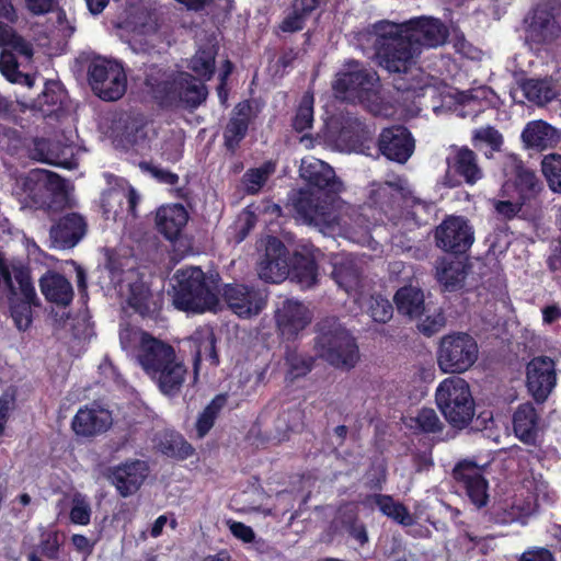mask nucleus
<instances>
[{
	"label": "nucleus",
	"instance_id": "1",
	"mask_svg": "<svg viewBox=\"0 0 561 561\" xmlns=\"http://www.w3.org/2000/svg\"><path fill=\"white\" fill-rule=\"evenodd\" d=\"M216 45L201 46L191 58L186 71H173L158 65H150L144 71V91L161 108L196 110L207 99L205 81L213 78L216 70Z\"/></svg>",
	"mask_w": 561,
	"mask_h": 561
},
{
	"label": "nucleus",
	"instance_id": "2",
	"mask_svg": "<svg viewBox=\"0 0 561 561\" xmlns=\"http://www.w3.org/2000/svg\"><path fill=\"white\" fill-rule=\"evenodd\" d=\"M138 360L144 371L157 383L163 394L176 396L185 381L186 366L170 344L145 333Z\"/></svg>",
	"mask_w": 561,
	"mask_h": 561
},
{
	"label": "nucleus",
	"instance_id": "3",
	"mask_svg": "<svg viewBox=\"0 0 561 561\" xmlns=\"http://www.w3.org/2000/svg\"><path fill=\"white\" fill-rule=\"evenodd\" d=\"M174 280L172 301L178 310L203 313L218 305V279L208 278L201 267L178 270Z\"/></svg>",
	"mask_w": 561,
	"mask_h": 561
},
{
	"label": "nucleus",
	"instance_id": "4",
	"mask_svg": "<svg viewBox=\"0 0 561 561\" xmlns=\"http://www.w3.org/2000/svg\"><path fill=\"white\" fill-rule=\"evenodd\" d=\"M374 31L379 65L389 72L408 73L420 53L403 26L390 21H379L374 24Z\"/></svg>",
	"mask_w": 561,
	"mask_h": 561
},
{
	"label": "nucleus",
	"instance_id": "5",
	"mask_svg": "<svg viewBox=\"0 0 561 561\" xmlns=\"http://www.w3.org/2000/svg\"><path fill=\"white\" fill-rule=\"evenodd\" d=\"M435 401L446 422L456 430L470 425L476 414V402L469 383L459 377L443 380L435 392Z\"/></svg>",
	"mask_w": 561,
	"mask_h": 561
},
{
	"label": "nucleus",
	"instance_id": "6",
	"mask_svg": "<svg viewBox=\"0 0 561 561\" xmlns=\"http://www.w3.org/2000/svg\"><path fill=\"white\" fill-rule=\"evenodd\" d=\"M318 355L335 368L351 369L359 360L356 339L340 323H321L314 339Z\"/></svg>",
	"mask_w": 561,
	"mask_h": 561
},
{
	"label": "nucleus",
	"instance_id": "7",
	"mask_svg": "<svg viewBox=\"0 0 561 561\" xmlns=\"http://www.w3.org/2000/svg\"><path fill=\"white\" fill-rule=\"evenodd\" d=\"M525 43L541 49L561 37V3L540 1L523 19Z\"/></svg>",
	"mask_w": 561,
	"mask_h": 561
},
{
	"label": "nucleus",
	"instance_id": "8",
	"mask_svg": "<svg viewBox=\"0 0 561 561\" xmlns=\"http://www.w3.org/2000/svg\"><path fill=\"white\" fill-rule=\"evenodd\" d=\"M478 354V343L470 334L454 332L440 339L437 365L445 374H462L477 362Z\"/></svg>",
	"mask_w": 561,
	"mask_h": 561
},
{
	"label": "nucleus",
	"instance_id": "9",
	"mask_svg": "<svg viewBox=\"0 0 561 561\" xmlns=\"http://www.w3.org/2000/svg\"><path fill=\"white\" fill-rule=\"evenodd\" d=\"M335 194H320L300 190L293 198L294 216L307 225L331 227L337 221Z\"/></svg>",
	"mask_w": 561,
	"mask_h": 561
},
{
	"label": "nucleus",
	"instance_id": "10",
	"mask_svg": "<svg viewBox=\"0 0 561 561\" xmlns=\"http://www.w3.org/2000/svg\"><path fill=\"white\" fill-rule=\"evenodd\" d=\"M88 79L93 92L104 101L119 100L127 89V77L123 66L106 58L96 57L91 60Z\"/></svg>",
	"mask_w": 561,
	"mask_h": 561
},
{
	"label": "nucleus",
	"instance_id": "11",
	"mask_svg": "<svg viewBox=\"0 0 561 561\" xmlns=\"http://www.w3.org/2000/svg\"><path fill=\"white\" fill-rule=\"evenodd\" d=\"M23 188L33 205L44 210L54 209L67 195L65 179L44 169L32 170L23 182Z\"/></svg>",
	"mask_w": 561,
	"mask_h": 561
},
{
	"label": "nucleus",
	"instance_id": "12",
	"mask_svg": "<svg viewBox=\"0 0 561 561\" xmlns=\"http://www.w3.org/2000/svg\"><path fill=\"white\" fill-rule=\"evenodd\" d=\"M18 287L7 294L11 317L21 331L32 323V306L38 305V298L32 282L31 271L25 266H13Z\"/></svg>",
	"mask_w": 561,
	"mask_h": 561
},
{
	"label": "nucleus",
	"instance_id": "13",
	"mask_svg": "<svg viewBox=\"0 0 561 561\" xmlns=\"http://www.w3.org/2000/svg\"><path fill=\"white\" fill-rule=\"evenodd\" d=\"M379 77L374 69L364 67L359 61L351 60L346 69L336 75L333 90L345 99L364 101L370 98Z\"/></svg>",
	"mask_w": 561,
	"mask_h": 561
},
{
	"label": "nucleus",
	"instance_id": "14",
	"mask_svg": "<svg viewBox=\"0 0 561 561\" xmlns=\"http://www.w3.org/2000/svg\"><path fill=\"white\" fill-rule=\"evenodd\" d=\"M435 244L442 251L460 256L466 254L474 242V231L469 220L462 216H447L434 231Z\"/></svg>",
	"mask_w": 561,
	"mask_h": 561
},
{
	"label": "nucleus",
	"instance_id": "15",
	"mask_svg": "<svg viewBox=\"0 0 561 561\" xmlns=\"http://www.w3.org/2000/svg\"><path fill=\"white\" fill-rule=\"evenodd\" d=\"M446 164L447 170L444 176V183L448 187H457L462 182L468 185H473L483 176L482 169L478 163L477 153L467 146H450Z\"/></svg>",
	"mask_w": 561,
	"mask_h": 561
},
{
	"label": "nucleus",
	"instance_id": "16",
	"mask_svg": "<svg viewBox=\"0 0 561 561\" xmlns=\"http://www.w3.org/2000/svg\"><path fill=\"white\" fill-rule=\"evenodd\" d=\"M222 298L234 314L249 319L266 307L267 293L252 284L232 283L225 285Z\"/></svg>",
	"mask_w": 561,
	"mask_h": 561
},
{
	"label": "nucleus",
	"instance_id": "17",
	"mask_svg": "<svg viewBox=\"0 0 561 561\" xmlns=\"http://www.w3.org/2000/svg\"><path fill=\"white\" fill-rule=\"evenodd\" d=\"M457 488L465 492L470 503L480 510L489 503V483L482 469L471 460H461L453 469Z\"/></svg>",
	"mask_w": 561,
	"mask_h": 561
},
{
	"label": "nucleus",
	"instance_id": "18",
	"mask_svg": "<svg viewBox=\"0 0 561 561\" xmlns=\"http://www.w3.org/2000/svg\"><path fill=\"white\" fill-rule=\"evenodd\" d=\"M557 385L556 364L549 356L534 357L526 366V386L536 403L547 401Z\"/></svg>",
	"mask_w": 561,
	"mask_h": 561
},
{
	"label": "nucleus",
	"instance_id": "19",
	"mask_svg": "<svg viewBox=\"0 0 561 561\" xmlns=\"http://www.w3.org/2000/svg\"><path fill=\"white\" fill-rule=\"evenodd\" d=\"M403 31L411 36L416 49L421 54L422 48H436L446 43L449 31L442 20L433 16L412 18L403 23Z\"/></svg>",
	"mask_w": 561,
	"mask_h": 561
},
{
	"label": "nucleus",
	"instance_id": "20",
	"mask_svg": "<svg viewBox=\"0 0 561 561\" xmlns=\"http://www.w3.org/2000/svg\"><path fill=\"white\" fill-rule=\"evenodd\" d=\"M148 474V463L140 459H133L110 467L105 477L122 497H128L139 491Z\"/></svg>",
	"mask_w": 561,
	"mask_h": 561
},
{
	"label": "nucleus",
	"instance_id": "21",
	"mask_svg": "<svg viewBox=\"0 0 561 561\" xmlns=\"http://www.w3.org/2000/svg\"><path fill=\"white\" fill-rule=\"evenodd\" d=\"M256 116L252 100L240 101L233 106L222 131L224 146L228 152H237Z\"/></svg>",
	"mask_w": 561,
	"mask_h": 561
},
{
	"label": "nucleus",
	"instance_id": "22",
	"mask_svg": "<svg viewBox=\"0 0 561 561\" xmlns=\"http://www.w3.org/2000/svg\"><path fill=\"white\" fill-rule=\"evenodd\" d=\"M380 153L390 161L405 163L414 152L412 133L403 125H392L381 130L377 140Z\"/></svg>",
	"mask_w": 561,
	"mask_h": 561
},
{
	"label": "nucleus",
	"instance_id": "23",
	"mask_svg": "<svg viewBox=\"0 0 561 561\" xmlns=\"http://www.w3.org/2000/svg\"><path fill=\"white\" fill-rule=\"evenodd\" d=\"M257 274L266 283L278 284L288 278L289 261L287 249L276 237L266 244L265 253L257 263Z\"/></svg>",
	"mask_w": 561,
	"mask_h": 561
},
{
	"label": "nucleus",
	"instance_id": "24",
	"mask_svg": "<svg viewBox=\"0 0 561 561\" xmlns=\"http://www.w3.org/2000/svg\"><path fill=\"white\" fill-rule=\"evenodd\" d=\"M366 205L376 224L396 222L401 217L400 195L394 184L386 182L373 188Z\"/></svg>",
	"mask_w": 561,
	"mask_h": 561
},
{
	"label": "nucleus",
	"instance_id": "25",
	"mask_svg": "<svg viewBox=\"0 0 561 561\" xmlns=\"http://www.w3.org/2000/svg\"><path fill=\"white\" fill-rule=\"evenodd\" d=\"M146 127L147 122L142 114L123 113L115 124L114 133L123 148L139 151L149 148Z\"/></svg>",
	"mask_w": 561,
	"mask_h": 561
},
{
	"label": "nucleus",
	"instance_id": "26",
	"mask_svg": "<svg viewBox=\"0 0 561 561\" xmlns=\"http://www.w3.org/2000/svg\"><path fill=\"white\" fill-rule=\"evenodd\" d=\"M87 233V221L77 213L61 216L49 229L51 248L68 250L75 248Z\"/></svg>",
	"mask_w": 561,
	"mask_h": 561
},
{
	"label": "nucleus",
	"instance_id": "27",
	"mask_svg": "<svg viewBox=\"0 0 561 561\" xmlns=\"http://www.w3.org/2000/svg\"><path fill=\"white\" fill-rule=\"evenodd\" d=\"M275 320L280 335L293 340L311 322V313L302 302L286 299L276 310Z\"/></svg>",
	"mask_w": 561,
	"mask_h": 561
},
{
	"label": "nucleus",
	"instance_id": "28",
	"mask_svg": "<svg viewBox=\"0 0 561 561\" xmlns=\"http://www.w3.org/2000/svg\"><path fill=\"white\" fill-rule=\"evenodd\" d=\"M300 176L309 187L314 188L313 193L335 194L337 196L342 185L336 179L334 170L328 163L318 159L302 160Z\"/></svg>",
	"mask_w": 561,
	"mask_h": 561
},
{
	"label": "nucleus",
	"instance_id": "29",
	"mask_svg": "<svg viewBox=\"0 0 561 561\" xmlns=\"http://www.w3.org/2000/svg\"><path fill=\"white\" fill-rule=\"evenodd\" d=\"M324 5L325 0H290L277 28L283 33H298L312 16L321 14Z\"/></svg>",
	"mask_w": 561,
	"mask_h": 561
},
{
	"label": "nucleus",
	"instance_id": "30",
	"mask_svg": "<svg viewBox=\"0 0 561 561\" xmlns=\"http://www.w3.org/2000/svg\"><path fill=\"white\" fill-rule=\"evenodd\" d=\"M112 425L111 413L103 409H91L88 405L78 410L71 421V430L79 437H95L106 432Z\"/></svg>",
	"mask_w": 561,
	"mask_h": 561
},
{
	"label": "nucleus",
	"instance_id": "31",
	"mask_svg": "<svg viewBox=\"0 0 561 561\" xmlns=\"http://www.w3.org/2000/svg\"><path fill=\"white\" fill-rule=\"evenodd\" d=\"M513 184L517 198L527 207L536 208L539 205V195L543 191V184L536 172L524 165L518 160L514 164Z\"/></svg>",
	"mask_w": 561,
	"mask_h": 561
},
{
	"label": "nucleus",
	"instance_id": "32",
	"mask_svg": "<svg viewBox=\"0 0 561 561\" xmlns=\"http://www.w3.org/2000/svg\"><path fill=\"white\" fill-rule=\"evenodd\" d=\"M39 289L45 299L58 307L66 308L73 300V287L62 274L48 270L39 278Z\"/></svg>",
	"mask_w": 561,
	"mask_h": 561
},
{
	"label": "nucleus",
	"instance_id": "33",
	"mask_svg": "<svg viewBox=\"0 0 561 561\" xmlns=\"http://www.w3.org/2000/svg\"><path fill=\"white\" fill-rule=\"evenodd\" d=\"M520 137L526 148L538 152L554 148L560 140L558 130L541 119L527 123Z\"/></svg>",
	"mask_w": 561,
	"mask_h": 561
},
{
	"label": "nucleus",
	"instance_id": "34",
	"mask_svg": "<svg viewBox=\"0 0 561 561\" xmlns=\"http://www.w3.org/2000/svg\"><path fill=\"white\" fill-rule=\"evenodd\" d=\"M319 265L311 254L294 252L289 261L288 278L300 289L307 290L319 284Z\"/></svg>",
	"mask_w": 561,
	"mask_h": 561
},
{
	"label": "nucleus",
	"instance_id": "35",
	"mask_svg": "<svg viewBox=\"0 0 561 561\" xmlns=\"http://www.w3.org/2000/svg\"><path fill=\"white\" fill-rule=\"evenodd\" d=\"M187 220V210L181 204L160 207L156 216L158 231L170 241H174L180 237Z\"/></svg>",
	"mask_w": 561,
	"mask_h": 561
},
{
	"label": "nucleus",
	"instance_id": "36",
	"mask_svg": "<svg viewBox=\"0 0 561 561\" xmlns=\"http://www.w3.org/2000/svg\"><path fill=\"white\" fill-rule=\"evenodd\" d=\"M539 415L530 402L522 403L513 414L515 436L527 445H535L538 436Z\"/></svg>",
	"mask_w": 561,
	"mask_h": 561
},
{
	"label": "nucleus",
	"instance_id": "37",
	"mask_svg": "<svg viewBox=\"0 0 561 561\" xmlns=\"http://www.w3.org/2000/svg\"><path fill=\"white\" fill-rule=\"evenodd\" d=\"M331 276L339 288L343 289L348 296L355 298L360 296L363 274L354 260L343 259L335 262Z\"/></svg>",
	"mask_w": 561,
	"mask_h": 561
},
{
	"label": "nucleus",
	"instance_id": "38",
	"mask_svg": "<svg viewBox=\"0 0 561 561\" xmlns=\"http://www.w3.org/2000/svg\"><path fill=\"white\" fill-rule=\"evenodd\" d=\"M66 91L60 82L47 80L42 93L32 102L31 108L39 112L43 117L58 116L64 111Z\"/></svg>",
	"mask_w": 561,
	"mask_h": 561
},
{
	"label": "nucleus",
	"instance_id": "39",
	"mask_svg": "<svg viewBox=\"0 0 561 561\" xmlns=\"http://www.w3.org/2000/svg\"><path fill=\"white\" fill-rule=\"evenodd\" d=\"M364 504H375L382 515L404 527L412 526L414 523L409 508L402 502L396 501L392 495L369 494L366 496Z\"/></svg>",
	"mask_w": 561,
	"mask_h": 561
},
{
	"label": "nucleus",
	"instance_id": "40",
	"mask_svg": "<svg viewBox=\"0 0 561 561\" xmlns=\"http://www.w3.org/2000/svg\"><path fill=\"white\" fill-rule=\"evenodd\" d=\"M65 538V534L58 529L43 530L38 545L27 554V561H44L42 557L58 561Z\"/></svg>",
	"mask_w": 561,
	"mask_h": 561
},
{
	"label": "nucleus",
	"instance_id": "41",
	"mask_svg": "<svg viewBox=\"0 0 561 561\" xmlns=\"http://www.w3.org/2000/svg\"><path fill=\"white\" fill-rule=\"evenodd\" d=\"M394 302L400 313L410 318H420L425 309L424 294L420 288L404 286L397 290Z\"/></svg>",
	"mask_w": 561,
	"mask_h": 561
},
{
	"label": "nucleus",
	"instance_id": "42",
	"mask_svg": "<svg viewBox=\"0 0 561 561\" xmlns=\"http://www.w3.org/2000/svg\"><path fill=\"white\" fill-rule=\"evenodd\" d=\"M195 344L194 368L198 369L199 363L206 360L210 366L219 365L220 359L217 352V339L213 330L195 332L193 335Z\"/></svg>",
	"mask_w": 561,
	"mask_h": 561
},
{
	"label": "nucleus",
	"instance_id": "43",
	"mask_svg": "<svg viewBox=\"0 0 561 561\" xmlns=\"http://www.w3.org/2000/svg\"><path fill=\"white\" fill-rule=\"evenodd\" d=\"M160 453L175 460H185L194 454V447L176 432H164L159 439Z\"/></svg>",
	"mask_w": 561,
	"mask_h": 561
},
{
	"label": "nucleus",
	"instance_id": "44",
	"mask_svg": "<svg viewBox=\"0 0 561 561\" xmlns=\"http://www.w3.org/2000/svg\"><path fill=\"white\" fill-rule=\"evenodd\" d=\"M28 136L21 129L0 124V151L12 158H23Z\"/></svg>",
	"mask_w": 561,
	"mask_h": 561
},
{
	"label": "nucleus",
	"instance_id": "45",
	"mask_svg": "<svg viewBox=\"0 0 561 561\" xmlns=\"http://www.w3.org/2000/svg\"><path fill=\"white\" fill-rule=\"evenodd\" d=\"M128 305L141 317L154 313L157 306L150 287L142 280H137L129 286Z\"/></svg>",
	"mask_w": 561,
	"mask_h": 561
},
{
	"label": "nucleus",
	"instance_id": "46",
	"mask_svg": "<svg viewBox=\"0 0 561 561\" xmlns=\"http://www.w3.org/2000/svg\"><path fill=\"white\" fill-rule=\"evenodd\" d=\"M275 171L276 163L272 160L263 162L257 168L248 169L242 175L244 193L248 195L259 194Z\"/></svg>",
	"mask_w": 561,
	"mask_h": 561
},
{
	"label": "nucleus",
	"instance_id": "47",
	"mask_svg": "<svg viewBox=\"0 0 561 561\" xmlns=\"http://www.w3.org/2000/svg\"><path fill=\"white\" fill-rule=\"evenodd\" d=\"M286 377L287 381L307 376L313 368L314 357L308 354L299 353L297 350L288 348L285 354Z\"/></svg>",
	"mask_w": 561,
	"mask_h": 561
},
{
	"label": "nucleus",
	"instance_id": "48",
	"mask_svg": "<svg viewBox=\"0 0 561 561\" xmlns=\"http://www.w3.org/2000/svg\"><path fill=\"white\" fill-rule=\"evenodd\" d=\"M228 402V393H218L199 413L196 421V432L199 437H204L213 428L220 411Z\"/></svg>",
	"mask_w": 561,
	"mask_h": 561
},
{
	"label": "nucleus",
	"instance_id": "49",
	"mask_svg": "<svg viewBox=\"0 0 561 561\" xmlns=\"http://www.w3.org/2000/svg\"><path fill=\"white\" fill-rule=\"evenodd\" d=\"M314 122V96L311 92H306L296 108L291 119L293 129L301 134L312 128Z\"/></svg>",
	"mask_w": 561,
	"mask_h": 561
},
{
	"label": "nucleus",
	"instance_id": "50",
	"mask_svg": "<svg viewBox=\"0 0 561 561\" xmlns=\"http://www.w3.org/2000/svg\"><path fill=\"white\" fill-rule=\"evenodd\" d=\"M525 96L535 103H550L557 98L552 83L547 79H527L522 84Z\"/></svg>",
	"mask_w": 561,
	"mask_h": 561
},
{
	"label": "nucleus",
	"instance_id": "51",
	"mask_svg": "<svg viewBox=\"0 0 561 561\" xmlns=\"http://www.w3.org/2000/svg\"><path fill=\"white\" fill-rule=\"evenodd\" d=\"M436 278L446 291H456L463 285L466 278L465 266L455 263L436 266Z\"/></svg>",
	"mask_w": 561,
	"mask_h": 561
},
{
	"label": "nucleus",
	"instance_id": "52",
	"mask_svg": "<svg viewBox=\"0 0 561 561\" xmlns=\"http://www.w3.org/2000/svg\"><path fill=\"white\" fill-rule=\"evenodd\" d=\"M414 430L423 434H437L444 430V424L437 413L432 408H422L417 411L415 417L411 419Z\"/></svg>",
	"mask_w": 561,
	"mask_h": 561
},
{
	"label": "nucleus",
	"instance_id": "53",
	"mask_svg": "<svg viewBox=\"0 0 561 561\" xmlns=\"http://www.w3.org/2000/svg\"><path fill=\"white\" fill-rule=\"evenodd\" d=\"M541 171L548 182L549 188L561 193V154L550 153L541 161Z\"/></svg>",
	"mask_w": 561,
	"mask_h": 561
},
{
	"label": "nucleus",
	"instance_id": "54",
	"mask_svg": "<svg viewBox=\"0 0 561 561\" xmlns=\"http://www.w3.org/2000/svg\"><path fill=\"white\" fill-rule=\"evenodd\" d=\"M368 312L375 322L386 323L393 316V307L391 302L381 295H373L369 299Z\"/></svg>",
	"mask_w": 561,
	"mask_h": 561
},
{
	"label": "nucleus",
	"instance_id": "55",
	"mask_svg": "<svg viewBox=\"0 0 561 561\" xmlns=\"http://www.w3.org/2000/svg\"><path fill=\"white\" fill-rule=\"evenodd\" d=\"M49 150V141L43 137H30L27 148L23 152V158H28L38 162H46Z\"/></svg>",
	"mask_w": 561,
	"mask_h": 561
},
{
	"label": "nucleus",
	"instance_id": "56",
	"mask_svg": "<svg viewBox=\"0 0 561 561\" xmlns=\"http://www.w3.org/2000/svg\"><path fill=\"white\" fill-rule=\"evenodd\" d=\"M493 207L500 219L508 221L514 219L518 213L527 206L522 204V202L516 197L515 202L494 199Z\"/></svg>",
	"mask_w": 561,
	"mask_h": 561
},
{
	"label": "nucleus",
	"instance_id": "57",
	"mask_svg": "<svg viewBox=\"0 0 561 561\" xmlns=\"http://www.w3.org/2000/svg\"><path fill=\"white\" fill-rule=\"evenodd\" d=\"M343 525L348 535L355 539L360 546L368 542V533L364 523L358 520V516L353 514L343 520Z\"/></svg>",
	"mask_w": 561,
	"mask_h": 561
},
{
	"label": "nucleus",
	"instance_id": "58",
	"mask_svg": "<svg viewBox=\"0 0 561 561\" xmlns=\"http://www.w3.org/2000/svg\"><path fill=\"white\" fill-rule=\"evenodd\" d=\"M138 165L141 171L150 173L153 178L162 183L175 185L179 182L178 174L169 170L158 168L149 161H140Z\"/></svg>",
	"mask_w": 561,
	"mask_h": 561
},
{
	"label": "nucleus",
	"instance_id": "59",
	"mask_svg": "<svg viewBox=\"0 0 561 561\" xmlns=\"http://www.w3.org/2000/svg\"><path fill=\"white\" fill-rule=\"evenodd\" d=\"M15 404V391L5 390L0 396V434L3 435L10 413Z\"/></svg>",
	"mask_w": 561,
	"mask_h": 561
},
{
	"label": "nucleus",
	"instance_id": "60",
	"mask_svg": "<svg viewBox=\"0 0 561 561\" xmlns=\"http://www.w3.org/2000/svg\"><path fill=\"white\" fill-rule=\"evenodd\" d=\"M474 138L488 144L493 150H500L503 144L502 134L492 126L477 130Z\"/></svg>",
	"mask_w": 561,
	"mask_h": 561
},
{
	"label": "nucleus",
	"instance_id": "61",
	"mask_svg": "<svg viewBox=\"0 0 561 561\" xmlns=\"http://www.w3.org/2000/svg\"><path fill=\"white\" fill-rule=\"evenodd\" d=\"M69 516L73 524L85 526L91 519V508L84 501H77L72 505Z\"/></svg>",
	"mask_w": 561,
	"mask_h": 561
},
{
	"label": "nucleus",
	"instance_id": "62",
	"mask_svg": "<svg viewBox=\"0 0 561 561\" xmlns=\"http://www.w3.org/2000/svg\"><path fill=\"white\" fill-rule=\"evenodd\" d=\"M13 38L14 39L8 47L14 53L23 56L26 60H31L34 55L33 45L20 34L13 36Z\"/></svg>",
	"mask_w": 561,
	"mask_h": 561
},
{
	"label": "nucleus",
	"instance_id": "63",
	"mask_svg": "<svg viewBox=\"0 0 561 561\" xmlns=\"http://www.w3.org/2000/svg\"><path fill=\"white\" fill-rule=\"evenodd\" d=\"M445 325V318L442 313L436 317H426L419 325L420 331L426 336H431L438 332Z\"/></svg>",
	"mask_w": 561,
	"mask_h": 561
},
{
	"label": "nucleus",
	"instance_id": "64",
	"mask_svg": "<svg viewBox=\"0 0 561 561\" xmlns=\"http://www.w3.org/2000/svg\"><path fill=\"white\" fill-rule=\"evenodd\" d=\"M230 531L236 538L242 540L245 543H251L255 539L254 530L241 522H233L230 525Z\"/></svg>",
	"mask_w": 561,
	"mask_h": 561
}]
</instances>
